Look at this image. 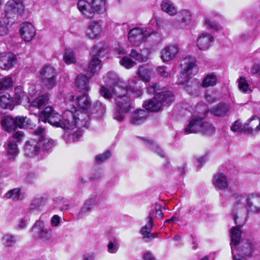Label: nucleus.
<instances>
[{
	"label": "nucleus",
	"mask_w": 260,
	"mask_h": 260,
	"mask_svg": "<svg viewBox=\"0 0 260 260\" xmlns=\"http://www.w3.org/2000/svg\"><path fill=\"white\" fill-rule=\"evenodd\" d=\"M107 86L101 87L99 92L104 98H138L142 95L140 88L142 82L137 77H134L127 87L117 85L118 78L115 72H109L104 77Z\"/></svg>",
	"instance_id": "1"
},
{
	"label": "nucleus",
	"mask_w": 260,
	"mask_h": 260,
	"mask_svg": "<svg viewBox=\"0 0 260 260\" xmlns=\"http://www.w3.org/2000/svg\"><path fill=\"white\" fill-rule=\"evenodd\" d=\"M207 112L208 108L206 105L197 104L191 119L184 129V133L189 134L201 133L205 135H213L215 131L214 126L211 123L203 121Z\"/></svg>",
	"instance_id": "2"
},
{
	"label": "nucleus",
	"mask_w": 260,
	"mask_h": 260,
	"mask_svg": "<svg viewBox=\"0 0 260 260\" xmlns=\"http://www.w3.org/2000/svg\"><path fill=\"white\" fill-rule=\"evenodd\" d=\"M102 52V47L95 46L93 48L91 52L92 57L88 66L87 75H79L76 79V87L80 91H83V94L77 98H87L88 96L87 93L89 89L88 80L96 72L101 69V61L99 57L101 56Z\"/></svg>",
	"instance_id": "3"
},
{
	"label": "nucleus",
	"mask_w": 260,
	"mask_h": 260,
	"mask_svg": "<svg viewBox=\"0 0 260 260\" xmlns=\"http://www.w3.org/2000/svg\"><path fill=\"white\" fill-rule=\"evenodd\" d=\"M39 121L48 122L51 125L64 129H73L75 127V120L73 112L70 110L64 111L61 116L55 112L51 106L46 107L40 115Z\"/></svg>",
	"instance_id": "4"
},
{
	"label": "nucleus",
	"mask_w": 260,
	"mask_h": 260,
	"mask_svg": "<svg viewBox=\"0 0 260 260\" xmlns=\"http://www.w3.org/2000/svg\"><path fill=\"white\" fill-rule=\"evenodd\" d=\"M68 101V110L73 112L75 120V127H88L89 124L88 110L91 107V102L88 99H66Z\"/></svg>",
	"instance_id": "5"
},
{
	"label": "nucleus",
	"mask_w": 260,
	"mask_h": 260,
	"mask_svg": "<svg viewBox=\"0 0 260 260\" xmlns=\"http://www.w3.org/2000/svg\"><path fill=\"white\" fill-rule=\"evenodd\" d=\"M235 203L233 206L232 217L237 223V213L238 210H246L254 213L260 212V194L251 193L246 197L240 193H235L234 195Z\"/></svg>",
	"instance_id": "6"
},
{
	"label": "nucleus",
	"mask_w": 260,
	"mask_h": 260,
	"mask_svg": "<svg viewBox=\"0 0 260 260\" xmlns=\"http://www.w3.org/2000/svg\"><path fill=\"white\" fill-rule=\"evenodd\" d=\"M231 248L233 260H247L245 257L249 256L252 251V245L249 243L243 244L240 242L241 231L237 227H233L230 231Z\"/></svg>",
	"instance_id": "7"
},
{
	"label": "nucleus",
	"mask_w": 260,
	"mask_h": 260,
	"mask_svg": "<svg viewBox=\"0 0 260 260\" xmlns=\"http://www.w3.org/2000/svg\"><path fill=\"white\" fill-rule=\"evenodd\" d=\"M183 62L184 67L178 78V83L180 84L187 83L191 77L196 75L198 72V67L194 58H185Z\"/></svg>",
	"instance_id": "8"
},
{
	"label": "nucleus",
	"mask_w": 260,
	"mask_h": 260,
	"mask_svg": "<svg viewBox=\"0 0 260 260\" xmlns=\"http://www.w3.org/2000/svg\"><path fill=\"white\" fill-rule=\"evenodd\" d=\"M39 74V77L44 86L48 88L55 86L57 74L53 67L46 64L41 69Z\"/></svg>",
	"instance_id": "9"
},
{
	"label": "nucleus",
	"mask_w": 260,
	"mask_h": 260,
	"mask_svg": "<svg viewBox=\"0 0 260 260\" xmlns=\"http://www.w3.org/2000/svg\"><path fill=\"white\" fill-rule=\"evenodd\" d=\"M114 107V118L118 121H121L124 118L125 114L134 109L130 99H116Z\"/></svg>",
	"instance_id": "10"
},
{
	"label": "nucleus",
	"mask_w": 260,
	"mask_h": 260,
	"mask_svg": "<svg viewBox=\"0 0 260 260\" xmlns=\"http://www.w3.org/2000/svg\"><path fill=\"white\" fill-rule=\"evenodd\" d=\"M153 32V30L148 31L147 28L135 27L129 31L128 39L133 46H139Z\"/></svg>",
	"instance_id": "11"
},
{
	"label": "nucleus",
	"mask_w": 260,
	"mask_h": 260,
	"mask_svg": "<svg viewBox=\"0 0 260 260\" xmlns=\"http://www.w3.org/2000/svg\"><path fill=\"white\" fill-rule=\"evenodd\" d=\"M32 235L37 239L43 242H47L51 240L52 237V230L44 227V222L38 220L32 228Z\"/></svg>",
	"instance_id": "12"
},
{
	"label": "nucleus",
	"mask_w": 260,
	"mask_h": 260,
	"mask_svg": "<svg viewBox=\"0 0 260 260\" xmlns=\"http://www.w3.org/2000/svg\"><path fill=\"white\" fill-rule=\"evenodd\" d=\"M173 102L172 99H149L143 103V107L150 112L160 110L163 106H169Z\"/></svg>",
	"instance_id": "13"
},
{
	"label": "nucleus",
	"mask_w": 260,
	"mask_h": 260,
	"mask_svg": "<svg viewBox=\"0 0 260 260\" xmlns=\"http://www.w3.org/2000/svg\"><path fill=\"white\" fill-rule=\"evenodd\" d=\"M44 133L45 129L42 127H39L34 131V134L38 137V141L43 157L45 153L51 150L54 146V141L53 140L44 138Z\"/></svg>",
	"instance_id": "14"
},
{
	"label": "nucleus",
	"mask_w": 260,
	"mask_h": 260,
	"mask_svg": "<svg viewBox=\"0 0 260 260\" xmlns=\"http://www.w3.org/2000/svg\"><path fill=\"white\" fill-rule=\"evenodd\" d=\"M24 155L29 157L37 156L38 159H42L39 143L36 139H31L26 142L24 146Z\"/></svg>",
	"instance_id": "15"
},
{
	"label": "nucleus",
	"mask_w": 260,
	"mask_h": 260,
	"mask_svg": "<svg viewBox=\"0 0 260 260\" xmlns=\"http://www.w3.org/2000/svg\"><path fill=\"white\" fill-rule=\"evenodd\" d=\"M174 26L178 28H182L189 24L191 20V14L190 11L182 9L177 12Z\"/></svg>",
	"instance_id": "16"
},
{
	"label": "nucleus",
	"mask_w": 260,
	"mask_h": 260,
	"mask_svg": "<svg viewBox=\"0 0 260 260\" xmlns=\"http://www.w3.org/2000/svg\"><path fill=\"white\" fill-rule=\"evenodd\" d=\"M98 204L97 196L92 194L85 200L77 215L78 219L82 218L84 216L90 213L93 207Z\"/></svg>",
	"instance_id": "17"
},
{
	"label": "nucleus",
	"mask_w": 260,
	"mask_h": 260,
	"mask_svg": "<svg viewBox=\"0 0 260 260\" xmlns=\"http://www.w3.org/2000/svg\"><path fill=\"white\" fill-rule=\"evenodd\" d=\"M24 10L23 3L20 1L9 0L5 6L6 16L8 18L14 17L17 14H21Z\"/></svg>",
	"instance_id": "18"
},
{
	"label": "nucleus",
	"mask_w": 260,
	"mask_h": 260,
	"mask_svg": "<svg viewBox=\"0 0 260 260\" xmlns=\"http://www.w3.org/2000/svg\"><path fill=\"white\" fill-rule=\"evenodd\" d=\"M147 92L150 95H154L162 98H172L174 95L172 91L169 90L166 87H162L159 83H155L147 88Z\"/></svg>",
	"instance_id": "19"
},
{
	"label": "nucleus",
	"mask_w": 260,
	"mask_h": 260,
	"mask_svg": "<svg viewBox=\"0 0 260 260\" xmlns=\"http://www.w3.org/2000/svg\"><path fill=\"white\" fill-rule=\"evenodd\" d=\"M17 63L16 56L10 52L0 54V68L3 70H8L13 68Z\"/></svg>",
	"instance_id": "20"
},
{
	"label": "nucleus",
	"mask_w": 260,
	"mask_h": 260,
	"mask_svg": "<svg viewBox=\"0 0 260 260\" xmlns=\"http://www.w3.org/2000/svg\"><path fill=\"white\" fill-rule=\"evenodd\" d=\"M154 211H151L149 216L147 217L146 220L147 223L142 227L140 233L143 236V238L145 239V242H149V239H154L155 238L154 234L151 233V230L153 227V216L154 215Z\"/></svg>",
	"instance_id": "21"
},
{
	"label": "nucleus",
	"mask_w": 260,
	"mask_h": 260,
	"mask_svg": "<svg viewBox=\"0 0 260 260\" xmlns=\"http://www.w3.org/2000/svg\"><path fill=\"white\" fill-rule=\"evenodd\" d=\"M77 8L85 18L91 19L94 17L95 13L90 2L85 0H79L77 3Z\"/></svg>",
	"instance_id": "22"
},
{
	"label": "nucleus",
	"mask_w": 260,
	"mask_h": 260,
	"mask_svg": "<svg viewBox=\"0 0 260 260\" xmlns=\"http://www.w3.org/2000/svg\"><path fill=\"white\" fill-rule=\"evenodd\" d=\"M214 37L210 34L204 32L200 35L197 40V45L201 50H206L212 45Z\"/></svg>",
	"instance_id": "23"
},
{
	"label": "nucleus",
	"mask_w": 260,
	"mask_h": 260,
	"mask_svg": "<svg viewBox=\"0 0 260 260\" xmlns=\"http://www.w3.org/2000/svg\"><path fill=\"white\" fill-rule=\"evenodd\" d=\"M19 32L22 38L26 42L30 41L36 34L35 27L28 22H24L21 24Z\"/></svg>",
	"instance_id": "24"
},
{
	"label": "nucleus",
	"mask_w": 260,
	"mask_h": 260,
	"mask_svg": "<svg viewBox=\"0 0 260 260\" xmlns=\"http://www.w3.org/2000/svg\"><path fill=\"white\" fill-rule=\"evenodd\" d=\"M178 51L179 48L177 45L168 46L161 51L160 58L164 62L173 60Z\"/></svg>",
	"instance_id": "25"
},
{
	"label": "nucleus",
	"mask_w": 260,
	"mask_h": 260,
	"mask_svg": "<svg viewBox=\"0 0 260 260\" xmlns=\"http://www.w3.org/2000/svg\"><path fill=\"white\" fill-rule=\"evenodd\" d=\"M102 31V27L99 22L93 21L90 22L86 30V35L93 39L99 36Z\"/></svg>",
	"instance_id": "26"
},
{
	"label": "nucleus",
	"mask_w": 260,
	"mask_h": 260,
	"mask_svg": "<svg viewBox=\"0 0 260 260\" xmlns=\"http://www.w3.org/2000/svg\"><path fill=\"white\" fill-rule=\"evenodd\" d=\"M213 184L215 188L219 190L226 189L229 186L226 176L223 173H217L214 175Z\"/></svg>",
	"instance_id": "27"
},
{
	"label": "nucleus",
	"mask_w": 260,
	"mask_h": 260,
	"mask_svg": "<svg viewBox=\"0 0 260 260\" xmlns=\"http://www.w3.org/2000/svg\"><path fill=\"white\" fill-rule=\"evenodd\" d=\"M148 116V112L144 110H136L132 114L131 122L134 124H140L147 119Z\"/></svg>",
	"instance_id": "28"
},
{
	"label": "nucleus",
	"mask_w": 260,
	"mask_h": 260,
	"mask_svg": "<svg viewBox=\"0 0 260 260\" xmlns=\"http://www.w3.org/2000/svg\"><path fill=\"white\" fill-rule=\"evenodd\" d=\"M230 109L228 104L220 103L211 108L210 111L215 116H224Z\"/></svg>",
	"instance_id": "29"
},
{
	"label": "nucleus",
	"mask_w": 260,
	"mask_h": 260,
	"mask_svg": "<svg viewBox=\"0 0 260 260\" xmlns=\"http://www.w3.org/2000/svg\"><path fill=\"white\" fill-rule=\"evenodd\" d=\"M5 148L7 155L9 159H14L19 152L16 142L12 140L8 141Z\"/></svg>",
	"instance_id": "30"
},
{
	"label": "nucleus",
	"mask_w": 260,
	"mask_h": 260,
	"mask_svg": "<svg viewBox=\"0 0 260 260\" xmlns=\"http://www.w3.org/2000/svg\"><path fill=\"white\" fill-rule=\"evenodd\" d=\"M245 125L248 128L246 132L248 133L259 131L260 119L256 116H252L245 122Z\"/></svg>",
	"instance_id": "31"
},
{
	"label": "nucleus",
	"mask_w": 260,
	"mask_h": 260,
	"mask_svg": "<svg viewBox=\"0 0 260 260\" xmlns=\"http://www.w3.org/2000/svg\"><path fill=\"white\" fill-rule=\"evenodd\" d=\"M161 10L170 16H174L177 13L174 4L170 0H162L160 4Z\"/></svg>",
	"instance_id": "32"
},
{
	"label": "nucleus",
	"mask_w": 260,
	"mask_h": 260,
	"mask_svg": "<svg viewBox=\"0 0 260 260\" xmlns=\"http://www.w3.org/2000/svg\"><path fill=\"white\" fill-rule=\"evenodd\" d=\"M153 71L151 69L144 66H140L137 72V75L141 80L145 82H149Z\"/></svg>",
	"instance_id": "33"
},
{
	"label": "nucleus",
	"mask_w": 260,
	"mask_h": 260,
	"mask_svg": "<svg viewBox=\"0 0 260 260\" xmlns=\"http://www.w3.org/2000/svg\"><path fill=\"white\" fill-rule=\"evenodd\" d=\"M2 126L8 132L14 131L16 128L15 119L10 116H5L2 120Z\"/></svg>",
	"instance_id": "34"
},
{
	"label": "nucleus",
	"mask_w": 260,
	"mask_h": 260,
	"mask_svg": "<svg viewBox=\"0 0 260 260\" xmlns=\"http://www.w3.org/2000/svg\"><path fill=\"white\" fill-rule=\"evenodd\" d=\"M28 103V107L43 108L47 103L49 99H24Z\"/></svg>",
	"instance_id": "35"
},
{
	"label": "nucleus",
	"mask_w": 260,
	"mask_h": 260,
	"mask_svg": "<svg viewBox=\"0 0 260 260\" xmlns=\"http://www.w3.org/2000/svg\"><path fill=\"white\" fill-rule=\"evenodd\" d=\"M3 245L8 248H12L16 244L17 239L16 237L10 234H5L2 238Z\"/></svg>",
	"instance_id": "36"
},
{
	"label": "nucleus",
	"mask_w": 260,
	"mask_h": 260,
	"mask_svg": "<svg viewBox=\"0 0 260 260\" xmlns=\"http://www.w3.org/2000/svg\"><path fill=\"white\" fill-rule=\"evenodd\" d=\"M90 3L95 13H103L106 11V0H91Z\"/></svg>",
	"instance_id": "37"
},
{
	"label": "nucleus",
	"mask_w": 260,
	"mask_h": 260,
	"mask_svg": "<svg viewBox=\"0 0 260 260\" xmlns=\"http://www.w3.org/2000/svg\"><path fill=\"white\" fill-rule=\"evenodd\" d=\"M6 198L8 199H12L14 201L22 200L23 196L21 192V189L16 188L8 191L6 194Z\"/></svg>",
	"instance_id": "38"
},
{
	"label": "nucleus",
	"mask_w": 260,
	"mask_h": 260,
	"mask_svg": "<svg viewBox=\"0 0 260 260\" xmlns=\"http://www.w3.org/2000/svg\"><path fill=\"white\" fill-rule=\"evenodd\" d=\"M217 81V78L215 74L213 73L208 74L203 79L202 85L204 87L214 86L216 84Z\"/></svg>",
	"instance_id": "39"
},
{
	"label": "nucleus",
	"mask_w": 260,
	"mask_h": 260,
	"mask_svg": "<svg viewBox=\"0 0 260 260\" xmlns=\"http://www.w3.org/2000/svg\"><path fill=\"white\" fill-rule=\"evenodd\" d=\"M144 144L153 152L157 153L160 157H165V153L156 144L149 140L143 139Z\"/></svg>",
	"instance_id": "40"
},
{
	"label": "nucleus",
	"mask_w": 260,
	"mask_h": 260,
	"mask_svg": "<svg viewBox=\"0 0 260 260\" xmlns=\"http://www.w3.org/2000/svg\"><path fill=\"white\" fill-rule=\"evenodd\" d=\"M63 61L67 64L75 63V54L72 49H66L64 50L63 54Z\"/></svg>",
	"instance_id": "41"
},
{
	"label": "nucleus",
	"mask_w": 260,
	"mask_h": 260,
	"mask_svg": "<svg viewBox=\"0 0 260 260\" xmlns=\"http://www.w3.org/2000/svg\"><path fill=\"white\" fill-rule=\"evenodd\" d=\"M231 129L234 132H246L248 128L245 123L243 124L241 120L238 119L232 124Z\"/></svg>",
	"instance_id": "42"
},
{
	"label": "nucleus",
	"mask_w": 260,
	"mask_h": 260,
	"mask_svg": "<svg viewBox=\"0 0 260 260\" xmlns=\"http://www.w3.org/2000/svg\"><path fill=\"white\" fill-rule=\"evenodd\" d=\"M13 81L11 77L7 76L0 79V90L8 89L13 86Z\"/></svg>",
	"instance_id": "43"
},
{
	"label": "nucleus",
	"mask_w": 260,
	"mask_h": 260,
	"mask_svg": "<svg viewBox=\"0 0 260 260\" xmlns=\"http://www.w3.org/2000/svg\"><path fill=\"white\" fill-rule=\"evenodd\" d=\"M13 99H0V106L1 108L12 110L15 104Z\"/></svg>",
	"instance_id": "44"
},
{
	"label": "nucleus",
	"mask_w": 260,
	"mask_h": 260,
	"mask_svg": "<svg viewBox=\"0 0 260 260\" xmlns=\"http://www.w3.org/2000/svg\"><path fill=\"white\" fill-rule=\"evenodd\" d=\"M238 82V87L241 91L244 93H247L250 91L249 84H248L245 78L243 77H240Z\"/></svg>",
	"instance_id": "45"
},
{
	"label": "nucleus",
	"mask_w": 260,
	"mask_h": 260,
	"mask_svg": "<svg viewBox=\"0 0 260 260\" xmlns=\"http://www.w3.org/2000/svg\"><path fill=\"white\" fill-rule=\"evenodd\" d=\"M129 56L140 62H146L148 60V57L147 56L143 55L135 49L131 50Z\"/></svg>",
	"instance_id": "46"
},
{
	"label": "nucleus",
	"mask_w": 260,
	"mask_h": 260,
	"mask_svg": "<svg viewBox=\"0 0 260 260\" xmlns=\"http://www.w3.org/2000/svg\"><path fill=\"white\" fill-rule=\"evenodd\" d=\"M16 128H24L27 126L29 123V119L26 117L17 116L15 118Z\"/></svg>",
	"instance_id": "47"
},
{
	"label": "nucleus",
	"mask_w": 260,
	"mask_h": 260,
	"mask_svg": "<svg viewBox=\"0 0 260 260\" xmlns=\"http://www.w3.org/2000/svg\"><path fill=\"white\" fill-rule=\"evenodd\" d=\"M119 62L122 66L127 69L133 68L136 64L134 61L127 56L123 57Z\"/></svg>",
	"instance_id": "48"
},
{
	"label": "nucleus",
	"mask_w": 260,
	"mask_h": 260,
	"mask_svg": "<svg viewBox=\"0 0 260 260\" xmlns=\"http://www.w3.org/2000/svg\"><path fill=\"white\" fill-rule=\"evenodd\" d=\"M105 111V106L101 103H97L93 109L92 113L95 114L97 117H99L104 115Z\"/></svg>",
	"instance_id": "49"
},
{
	"label": "nucleus",
	"mask_w": 260,
	"mask_h": 260,
	"mask_svg": "<svg viewBox=\"0 0 260 260\" xmlns=\"http://www.w3.org/2000/svg\"><path fill=\"white\" fill-rule=\"evenodd\" d=\"M114 53L116 57L122 58L125 57L127 54L126 50L120 45L114 48Z\"/></svg>",
	"instance_id": "50"
},
{
	"label": "nucleus",
	"mask_w": 260,
	"mask_h": 260,
	"mask_svg": "<svg viewBox=\"0 0 260 260\" xmlns=\"http://www.w3.org/2000/svg\"><path fill=\"white\" fill-rule=\"evenodd\" d=\"M157 72L159 75L164 77H169L171 76L170 71L166 66H161L158 67Z\"/></svg>",
	"instance_id": "51"
},
{
	"label": "nucleus",
	"mask_w": 260,
	"mask_h": 260,
	"mask_svg": "<svg viewBox=\"0 0 260 260\" xmlns=\"http://www.w3.org/2000/svg\"><path fill=\"white\" fill-rule=\"evenodd\" d=\"M205 24L208 28L213 30H217L218 29V25L213 21L211 18L207 17L205 20Z\"/></svg>",
	"instance_id": "52"
},
{
	"label": "nucleus",
	"mask_w": 260,
	"mask_h": 260,
	"mask_svg": "<svg viewBox=\"0 0 260 260\" xmlns=\"http://www.w3.org/2000/svg\"><path fill=\"white\" fill-rule=\"evenodd\" d=\"M111 156V152L109 150H107L102 154L97 155L95 156V160L98 162H102L110 158Z\"/></svg>",
	"instance_id": "53"
},
{
	"label": "nucleus",
	"mask_w": 260,
	"mask_h": 260,
	"mask_svg": "<svg viewBox=\"0 0 260 260\" xmlns=\"http://www.w3.org/2000/svg\"><path fill=\"white\" fill-rule=\"evenodd\" d=\"M35 90V88L34 87H31L30 88L29 90V94H30V96L31 97L34 96L35 98H48L50 95L49 94H40V92H39L38 90H36L35 92H34V90Z\"/></svg>",
	"instance_id": "54"
},
{
	"label": "nucleus",
	"mask_w": 260,
	"mask_h": 260,
	"mask_svg": "<svg viewBox=\"0 0 260 260\" xmlns=\"http://www.w3.org/2000/svg\"><path fill=\"white\" fill-rule=\"evenodd\" d=\"M38 179V175L34 172L27 174L25 178V181L28 183H34Z\"/></svg>",
	"instance_id": "55"
},
{
	"label": "nucleus",
	"mask_w": 260,
	"mask_h": 260,
	"mask_svg": "<svg viewBox=\"0 0 260 260\" xmlns=\"http://www.w3.org/2000/svg\"><path fill=\"white\" fill-rule=\"evenodd\" d=\"M43 204V199L42 198H36L33 199L30 204L31 209H36Z\"/></svg>",
	"instance_id": "56"
},
{
	"label": "nucleus",
	"mask_w": 260,
	"mask_h": 260,
	"mask_svg": "<svg viewBox=\"0 0 260 260\" xmlns=\"http://www.w3.org/2000/svg\"><path fill=\"white\" fill-rule=\"evenodd\" d=\"M15 98H23L26 95V93L23 91V87L18 86L14 89Z\"/></svg>",
	"instance_id": "57"
},
{
	"label": "nucleus",
	"mask_w": 260,
	"mask_h": 260,
	"mask_svg": "<svg viewBox=\"0 0 260 260\" xmlns=\"http://www.w3.org/2000/svg\"><path fill=\"white\" fill-rule=\"evenodd\" d=\"M82 132L80 131H77L76 132H75L74 134H73L72 135H69V140H68V142H71V140L72 139V142H77L78 141L79 139L82 136Z\"/></svg>",
	"instance_id": "58"
},
{
	"label": "nucleus",
	"mask_w": 260,
	"mask_h": 260,
	"mask_svg": "<svg viewBox=\"0 0 260 260\" xmlns=\"http://www.w3.org/2000/svg\"><path fill=\"white\" fill-rule=\"evenodd\" d=\"M155 216L157 218L161 219L163 217V213L161 211V206L159 204H156L154 207Z\"/></svg>",
	"instance_id": "59"
},
{
	"label": "nucleus",
	"mask_w": 260,
	"mask_h": 260,
	"mask_svg": "<svg viewBox=\"0 0 260 260\" xmlns=\"http://www.w3.org/2000/svg\"><path fill=\"white\" fill-rule=\"evenodd\" d=\"M60 222V217L57 215H54L51 218V224L53 227L58 226Z\"/></svg>",
	"instance_id": "60"
},
{
	"label": "nucleus",
	"mask_w": 260,
	"mask_h": 260,
	"mask_svg": "<svg viewBox=\"0 0 260 260\" xmlns=\"http://www.w3.org/2000/svg\"><path fill=\"white\" fill-rule=\"evenodd\" d=\"M13 138L17 142H19L24 138V134L22 131H18L14 134Z\"/></svg>",
	"instance_id": "61"
},
{
	"label": "nucleus",
	"mask_w": 260,
	"mask_h": 260,
	"mask_svg": "<svg viewBox=\"0 0 260 260\" xmlns=\"http://www.w3.org/2000/svg\"><path fill=\"white\" fill-rule=\"evenodd\" d=\"M83 260H95V254L93 252H89L83 255Z\"/></svg>",
	"instance_id": "62"
},
{
	"label": "nucleus",
	"mask_w": 260,
	"mask_h": 260,
	"mask_svg": "<svg viewBox=\"0 0 260 260\" xmlns=\"http://www.w3.org/2000/svg\"><path fill=\"white\" fill-rule=\"evenodd\" d=\"M117 249L113 243L110 241L108 245V251L109 253H114L117 251Z\"/></svg>",
	"instance_id": "63"
},
{
	"label": "nucleus",
	"mask_w": 260,
	"mask_h": 260,
	"mask_svg": "<svg viewBox=\"0 0 260 260\" xmlns=\"http://www.w3.org/2000/svg\"><path fill=\"white\" fill-rule=\"evenodd\" d=\"M144 260H154L155 258L152 253L150 252H146L143 255Z\"/></svg>",
	"instance_id": "64"
}]
</instances>
